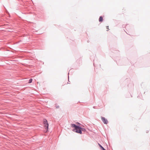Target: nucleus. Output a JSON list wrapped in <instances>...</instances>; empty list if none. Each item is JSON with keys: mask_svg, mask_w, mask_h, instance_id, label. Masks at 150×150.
I'll return each mask as SVG.
<instances>
[{"mask_svg": "<svg viewBox=\"0 0 150 150\" xmlns=\"http://www.w3.org/2000/svg\"><path fill=\"white\" fill-rule=\"evenodd\" d=\"M71 127L74 128L72 130L73 131L80 134H82V131L85 132L86 131L85 129L82 128L80 126L74 124H71Z\"/></svg>", "mask_w": 150, "mask_h": 150, "instance_id": "f257e3e1", "label": "nucleus"}, {"mask_svg": "<svg viewBox=\"0 0 150 150\" xmlns=\"http://www.w3.org/2000/svg\"><path fill=\"white\" fill-rule=\"evenodd\" d=\"M43 123L44 125V126L45 127V129H47V131L48 130V129L49 127V124L47 120L46 119H44L43 120Z\"/></svg>", "mask_w": 150, "mask_h": 150, "instance_id": "f03ea898", "label": "nucleus"}, {"mask_svg": "<svg viewBox=\"0 0 150 150\" xmlns=\"http://www.w3.org/2000/svg\"><path fill=\"white\" fill-rule=\"evenodd\" d=\"M101 120L103 123L105 124H107L108 123V121L105 117H101Z\"/></svg>", "mask_w": 150, "mask_h": 150, "instance_id": "7ed1b4c3", "label": "nucleus"}, {"mask_svg": "<svg viewBox=\"0 0 150 150\" xmlns=\"http://www.w3.org/2000/svg\"><path fill=\"white\" fill-rule=\"evenodd\" d=\"M103 19L102 16H100L99 18V21L100 22H102L103 21Z\"/></svg>", "mask_w": 150, "mask_h": 150, "instance_id": "20e7f679", "label": "nucleus"}, {"mask_svg": "<svg viewBox=\"0 0 150 150\" xmlns=\"http://www.w3.org/2000/svg\"><path fill=\"white\" fill-rule=\"evenodd\" d=\"M98 144V145L100 147V148L102 150H106L105 149L104 147H103L100 144Z\"/></svg>", "mask_w": 150, "mask_h": 150, "instance_id": "39448f33", "label": "nucleus"}, {"mask_svg": "<svg viewBox=\"0 0 150 150\" xmlns=\"http://www.w3.org/2000/svg\"><path fill=\"white\" fill-rule=\"evenodd\" d=\"M33 81V79H30L28 81V83H31L32 82V81Z\"/></svg>", "mask_w": 150, "mask_h": 150, "instance_id": "423d86ee", "label": "nucleus"}, {"mask_svg": "<svg viewBox=\"0 0 150 150\" xmlns=\"http://www.w3.org/2000/svg\"><path fill=\"white\" fill-rule=\"evenodd\" d=\"M125 25H122V27L123 28H125Z\"/></svg>", "mask_w": 150, "mask_h": 150, "instance_id": "0eeeda50", "label": "nucleus"}, {"mask_svg": "<svg viewBox=\"0 0 150 150\" xmlns=\"http://www.w3.org/2000/svg\"><path fill=\"white\" fill-rule=\"evenodd\" d=\"M56 108H59V105H56Z\"/></svg>", "mask_w": 150, "mask_h": 150, "instance_id": "6e6552de", "label": "nucleus"}, {"mask_svg": "<svg viewBox=\"0 0 150 150\" xmlns=\"http://www.w3.org/2000/svg\"><path fill=\"white\" fill-rule=\"evenodd\" d=\"M93 64V65L94 66V67H96V66H95V62H94Z\"/></svg>", "mask_w": 150, "mask_h": 150, "instance_id": "1a4fd4ad", "label": "nucleus"}, {"mask_svg": "<svg viewBox=\"0 0 150 150\" xmlns=\"http://www.w3.org/2000/svg\"><path fill=\"white\" fill-rule=\"evenodd\" d=\"M68 79H69V76H68ZM69 82H70L69 80H68V82L67 83H69Z\"/></svg>", "mask_w": 150, "mask_h": 150, "instance_id": "9d476101", "label": "nucleus"}, {"mask_svg": "<svg viewBox=\"0 0 150 150\" xmlns=\"http://www.w3.org/2000/svg\"><path fill=\"white\" fill-rule=\"evenodd\" d=\"M106 28L107 29H108V26H106Z\"/></svg>", "mask_w": 150, "mask_h": 150, "instance_id": "9b49d317", "label": "nucleus"}, {"mask_svg": "<svg viewBox=\"0 0 150 150\" xmlns=\"http://www.w3.org/2000/svg\"><path fill=\"white\" fill-rule=\"evenodd\" d=\"M93 108H95V106H94L93 107Z\"/></svg>", "mask_w": 150, "mask_h": 150, "instance_id": "f8f14e48", "label": "nucleus"}, {"mask_svg": "<svg viewBox=\"0 0 150 150\" xmlns=\"http://www.w3.org/2000/svg\"><path fill=\"white\" fill-rule=\"evenodd\" d=\"M148 132V131H147V132H146V133H147Z\"/></svg>", "mask_w": 150, "mask_h": 150, "instance_id": "ddd939ff", "label": "nucleus"}, {"mask_svg": "<svg viewBox=\"0 0 150 150\" xmlns=\"http://www.w3.org/2000/svg\"><path fill=\"white\" fill-rule=\"evenodd\" d=\"M148 132V131H147V132H146V133H147Z\"/></svg>", "mask_w": 150, "mask_h": 150, "instance_id": "4468645a", "label": "nucleus"}]
</instances>
